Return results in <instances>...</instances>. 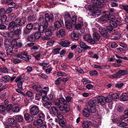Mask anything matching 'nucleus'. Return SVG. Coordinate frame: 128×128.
I'll list each match as a JSON object with an SVG mask.
<instances>
[{
  "label": "nucleus",
  "instance_id": "obj_1",
  "mask_svg": "<svg viewBox=\"0 0 128 128\" xmlns=\"http://www.w3.org/2000/svg\"><path fill=\"white\" fill-rule=\"evenodd\" d=\"M22 33V30L21 28L15 30L14 32H9L8 35L9 36L13 38L16 40H18L19 38V36Z\"/></svg>",
  "mask_w": 128,
  "mask_h": 128
},
{
  "label": "nucleus",
  "instance_id": "obj_2",
  "mask_svg": "<svg viewBox=\"0 0 128 128\" xmlns=\"http://www.w3.org/2000/svg\"><path fill=\"white\" fill-rule=\"evenodd\" d=\"M31 116L32 118L36 116L39 112V108L36 105H34L31 106L30 110Z\"/></svg>",
  "mask_w": 128,
  "mask_h": 128
},
{
  "label": "nucleus",
  "instance_id": "obj_3",
  "mask_svg": "<svg viewBox=\"0 0 128 128\" xmlns=\"http://www.w3.org/2000/svg\"><path fill=\"white\" fill-rule=\"evenodd\" d=\"M15 21L16 27H19L24 24L26 22V18H23L21 19L18 18L15 20Z\"/></svg>",
  "mask_w": 128,
  "mask_h": 128
},
{
  "label": "nucleus",
  "instance_id": "obj_4",
  "mask_svg": "<svg viewBox=\"0 0 128 128\" xmlns=\"http://www.w3.org/2000/svg\"><path fill=\"white\" fill-rule=\"evenodd\" d=\"M105 0H92L91 2L96 7L100 8L103 6L102 3Z\"/></svg>",
  "mask_w": 128,
  "mask_h": 128
},
{
  "label": "nucleus",
  "instance_id": "obj_5",
  "mask_svg": "<svg viewBox=\"0 0 128 128\" xmlns=\"http://www.w3.org/2000/svg\"><path fill=\"white\" fill-rule=\"evenodd\" d=\"M44 18L46 21H49L51 22H53L54 21V17L52 14H50L49 15L47 14H45Z\"/></svg>",
  "mask_w": 128,
  "mask_h": 128
},
{
  "label": "nucleus",
  "instance_id": "obj_6",
  "mask_svg": "<svg viewBox=\"0 0 128 128\" xmlns=\"http://www.w3.org/2000/svg\"><path fill=\"white\" fill-rule=\"evenodd\" d=\"M83 39L88 42L92 44H94V41L92 38L91 36L89 34H86L83 37Z\"/></svg>",
  "mask_w": 128,
  "mask_h": 128
},
{
  "label": "nucleus",
  "instance_id": "obj_7",
  "mask_svg": "<svg viewBox=\"0 0 128 128\" xmlns=\"http://www.w3.org/2000/svg\"><path fill=\"white\" fill-rule=\"evenodd\" d=\"M60 111V112H68L70 111V109L69 107L67 106H64L61 105L58 107Z\"/></svg>",
  "mask_w": 128,
  "mask_h": 128
},
{
  "label": "nucleus",
  "instance_id": "obj_8",
  "mask_svg": "<svg viewBox=\"0 0 128 128\" xmlns=\"http://www.w3.org/2000/svg\"><path fill=\"white\" fill-rule=\"evenodd\" d=\"M56 36L58 38L62 37L65 35V30L64 29H60L59 31L56 32Z\"/></svg>",
  "mask_w": 128,
  "mask_h": 128
},
{
  "label": "nucleus",
  "instance_id": "obj_9",
  "mask_svg": "<svg viewBox=\"0 0 128 128\" xmlns=\"http://www.w3.org/2000/svg\"><path fill=\"white\" fill-rule=\"evenodd\" d=\"M88 104V108H89L88 110L89 112L92 113H94L97 111V109L96 107L94 105L90 104Z\"/></svg>",
  "mask_w": 128,
  "mask_h": 128
},
{
  "label": "nucleus",
  "instance_id": "obj_10",
  "mask_svg": "<svg viewBox=\"0 0 128 128\" xmlns=\"http://www.w3.org/2000/svg\"><path fill=\"white\" fill-rule=\"evenodd\" d=\"M99 31L101 34L103 36H106L108 34V32L106 29L102 27H100L99 29Z\"/></svg>",
  "mask_w": 128,
  "mask_h": 128
},
{
  "label": "nucleus",
  "instance_id": "obj_11",
  "mask_svg": "<svg viewBox=\"0 0 128 128\" xmlns=\"http://www.w3.org/2000/svg\"><path fill=\"white\" fill-rule=\"evenodd\" d=\"M88 104H90L94 105V106H98L100 104V103L98 100L97 98V99H92L89 101Z\"/></svg>",
  "mask_w": 128,
  "mask_h": 128
},
{
  "label": "nucleus",
  "instance_id": "obj_12",
  "mask_svg": "<svg viewBox=\"0 0 128 128\" xmlns=\"http://www.w3.org/2000/svg\"><path fill=\"white\" fill-rule=\"evenodd\" d=\"M58 43L61 46L67 47L69 46L70 42L68 40H66L60 42H58Z\"/></svg>",
  "mask_w": 128,
  "mask_h": 128
},
{
  "label": "nucleus",
  "instance_id": "obj_13",
  "mask_svg": "<svg viewBox=\"0 0 128 128\" xmlns=\"http://www.w3.org/2000/svg\"><path fill=\"white\" fill-rule=\"evenodd\" d=\"M15 27H16V22L15 21H12L9 24L8 27L9 30L11 31L12 32L14 30Z\"/></svg>",
  "mask_w": 128,
  "mask_h": 128
},
{
  "label": "nucleus",
  "instance_id": "obj_14",
  "mask_svg": "<svg viewBox=\"0 0 128 128\" xmlns=\"http://www.w3.org/2000/svg\"><path fill=\"white\" fill-rule=\"evenodd\" d=\"M53 27L50 26L49 28L46 29L45 32V34L48 36H50L52 34V29Z\"/></svg>",
  "mask_w": 128,
  "mask_h": 128
},
{
  "label": "nucleus",
  "instance_id": "obj_15",
  "mask_svg": "<svg viewBox=\"0 0 128 128\" xmlns=\"http://www.w3.org/2000/svg\"><path fill=\"white\" fill-rule=\"evenodd\" d=\"M92 124V122L90 121H85L82 123V126L83 128H88Z\"/></svg>",
  "mask_w": 128,
  "mask_h": 128
},
{
  "label": "nucleus",
  "instance_id": "obj_16",
  "mask_svg": "<svg viewBox=\"0 0 128 128\" xmlns=\"http://www.w3.org/2000/svg\"><path fill=\"white\" fill-rule=\"evenodd\" d=\"M100 104H101L103 106H104L105 103L104 102L105 98L102 96H99L97 98Z\"/></svg>",
  "mask_w": 128,
  "mask_h": 128
},
{
  "label": "nucleus",
  "instance_id": "obj_17",
  "mask_svg": "<svg viewBox=\"0 0 128 128\" xmlns=\"http://www.w3.org/2000/svg\"><path fill=\"white\" fill-rule=\"evenodd\" d=\"M93 40L94 41V44L96 42V41L99 40L100 39V36L99 34L97 32H94L93 34Z\"/></svg>",
  "mask_w": 128,
  "mask_h": 128
},
{
  "label": "nucleus",
  "instance_id": "obj_18",
  "mask_svg": "<svg viewBox=\"0 0 128 128\" xmlns=\"http://www.w3.org/2000/svg\"><path fill=\"white\" fill-rule=\"evenodd\" d=\"M71 38L73 39L78 40L79 39L78 34L74 32H72L70 34Z\"/></svg>",
  "mask_w": 128,
  "mask_h": 128
},
{
  "label": "nucleus",
  "instance_id": "obj_19",
  "mask_svg": "<svg viewBox=\"0 0 128 128\" xmlns=\"http://www.w3.org/2000/svg\"><path fill=\"white\" fill-rule=\"evenodd\" d=\"M81 47L84 49H90L91 47L88 46L85 43L82 42H80L79 43Z\"/></svg>",
  "mask_w": 128,
  "mask_h": 128
},
{
  "label": "nucleus",
  "instance_id": "obj_20",
  "mask_svg": "<svg viewBox=\"0 0 128 128\" xmlns=\"http://www.w3.org/2000/svg\"><path fill=\"white\" fill-rule=\"evenodd\" d=\"M120 99L123 101H125L128 100V93H126L122 94L120 97Z\"/></svg>",
  "mask_w": 128,
  "mask_h": 128
},
{
  "label": "nucleus",
  "instance_id": "obj_21",
  "mask_svg": "<svg viewBox=\"0 0 128 128\" xmlns=\"http://www.w3.org/2000/svg\"><path fill=\"white\" fill-rule=\"evenodd\" d=\"M6 4H8L10 8H13L16 5L15 3L13 2L12 0H7Z\"/></svg>",
  "mask_w": 128,
  "mask_h": 128
},
{
  "label": "nucleus",
  "instance_id": "obj_22",
  "mask_svg": "<svg viewBox=\"0 0 128 128\" xmlns=\"http://www.w3.org/2000/svg\"><path fill=\"white\" fill-rule=\"evenodd\" d=\"M112 20H110V25L113 28L117 27L118 25L114 21L115 20L113 18H112Z\"/></svg>",
  "mask_w": 128,
  "mask_h": 128
},
{
  "label": "nucleus",
  "instance_id": "obj_23",
  "mask_svg": "<svg viewBox=\"0 0 128 128\" xmlns=\"http://www.w3.org/2000/svg\"><path fill=\"white\" fill-rule=\"evenodd\" d=\"M12 44V40H6L4 42L5 46L7 48H9Z\"/></svg>",
  "mask_w": 128,
  "mask_h": 128
},
{
  "label": "nucleus",
  "instance_id": "obj_24",
  "mask_svg": "<svg viewBox=\"0 0 128 128\" xmlns=\"http://www.w3.org/2000/svg\"><path fill=\"white\" fill-rule=\"evenodd\" d=\"M106 28L109 32L112 34H114L115 32V30L113 28L110 26H106Z\"/></svg>",
  "mask_w": 128,
  "mask_h": 128
},
{
  "label": "nucleus",
  "instance_id": "obj_25",
  "mask_svg": "<svg viewBox=\"0 0 128 128\" xmlns=\"http://www.w3.org/2000/svg\"><path fill=\"white\" fill-rule=\"evenodd\" d=\"M62 24L61 23L58 21H56L54 24V26L56 30H58V29L61 27Z\"/></svg>",
  "mask_w": 128,
  "mask_h": 128
},
{
  "label": "nucleus",
  "instance_id": "obj_26",
  "mask_svg": "<svg viewBox=\"0 0 128 128\" xmlns=\"http://www.w3.org/2000/svg\"><path fill=\"white\" fill-rule=\"evenodd\" d=\"M35 88L36 89V90L38 92H40L41 93L42 95V93L45 94V92H44V90H42V88L41 86H34Z\"/></svg>",
  "mask_w": 128,
  "mask_h": 128
},
{
  "label": "nucleus",
  "instance_id": "obj_27",
  "mask_svg": "<svg viewBox=\"0 0 128 128\" xmlns=\"http://www.w3.org/2000/svg\"><path fill=\"white\" fill-rule=\"evenodd\" d=\"M8 122L12 124H17V122L16 120L12 118H9L8 119Z\"/></svg>",
  "mask_w": 128,
  "mask_h": 128
},
{
  "label": "nucleus",
  "instance_id": "obj_28",
  "mask_svg": "<svg viewBox=\"0 0 128 128\" xmlns=\"http://www.w3.org/2000/svg\"><path fill=\"white\" fill-rule=\"evenodd\" d=\"M2 80L4 82H9L10 79V76L8 75H6L2 77Z\"/></svg>",
  "mask_w": 128,
  "mask_h": 128
},
{
  "label": "nucleus",
  "instance_id": "obj_29",
  "mask_svg": "<svg viewBox=\"0 0 128 128\" xmlns=\"http://www.w3.org/2000/svg\"><path fill=\"white\" fill-rule=\"evenodd\" d=\"M65 26L66 28L68 30L71 28L72 27V24L68 20H66L65 22Z\"/></svg>",
  "mask_w": 128,
  "mask_h": 128
},
{
  "label": "nucleus",
  "instance_id": "obj_30",
  "mask_svg": "<svg viewBox=\"0 0 128 128\" xmlns=\"http://www.w3.org/2000/svg\"><path fill=\"white\" fill-rule=\"evenodd\" d=\"M51 110L53 114L55 115H56L58 112V110L56 107L52 106L51 107Z\"/></svg>",
  "mask_w": 128,
  "mask_h": 128
},
{
  "label": "nucleus",
  "instance_id": "obj_31",
  "mask_svg": "<svg viewBox=\"0 0 128 128\" xmlns=\"http://www.w3.org/2000/svg\"><path fill=\"white\" fill-rule=\"evenodd\" d=\"M117 124L118 126L121 127L125 126L127 125L126 122H117Z\"/></svg>",
  "mask_w": 128,
  "mask_h": 128
},
{
  "label": "nucleus",
  "instance_id": "obj_32",
  "mask_svg": "<svg viewBox=\"0 0 128 128\" xmlns=\"http://www.w3.org/2000/svg\"><path fill=\"white\" fill-rule=\"evenodd\" d=\"M24 75L22 74L19 76L15 80V81L16 82L22 81V80L24 78Z\"/></svg>",
  "mask_w": 128,
  "mask_h": 128
},
{
  "label": "nucleus",
  "instance_id": "obj_33",
  "mask_svg": "<svg viewBox=\"0 0 128 128\" xmlns=\"http://www.w3.org/2000/svg\"><path fill=\"white\" fill-rule=\"evenodd\" d=\"M120 7L121 8L124 10L128 13V5H120Z\"/></svg>",
  "mask_w": 128,
  "mask_h": 128
},
{
  "label": "nucleus",
  "instance_id": "obj_34",
  "mask_svg": "<svg viewBox=\"0 0 128 128\" xmlns=\"http://www.w3.org/2000/svg\"><path fill=\"white\" fill-rule=\"evenodd\" d=\"M52 105V103L51 102H46L44 104V106L46 108H48Z\"/></svg>",
  "mask_w": 128,
  "mask_h": 128
},
{
  "label": "nucleus",
  "instance_id": "obj_35",
  "mask_svg": "<svg viewBox=\"0 0 128 128\" xmlns=\"http://www.w3.org/2000/svg\"><path fill=\"white\" fill-rule=\"evenodd\" d=\"M83 114L85 117H88L90 116V112L89 110L87 109L85 110H83Z\"/></svg>",
  "mask_w": 128,
  "mask_h": 128
},
{
  "label": "nucleus",
  "instance_id": "obj_36",
  "mask_svg": "<svg viewBox=\"0 0 128 128\" xmlns=\"http://www.w3.org/2000/svg\"><path fill=\"white\" fill-rule=\"evenodd\" d=\"M16 119L19 122H22L24 120L23 117L21 116L16 115L15 116Z\"/></svg>",
  "mask_w": 128,
  "mask_h": 128
},
{
  "label": "nucleus",
  "instance_id": "obj_37",
  "mask_svg": "<svg viewBox=\"0 0 128 128\" xmlns=\"http://www.w3.org/2000/svg\"><path fill=\"white\" fill-rule=\"evenodd\" d=\"M6 53L8 56L12 55L14 54L12 50L11 49L8 48L6 50Z\"/></svg>",
  "mask_w": 128,
  "mask_h": 128
},
{
  "label": "nucleus",
  "instance_id": "obj_38",
  "mask_svg": "<svg viewBox=\"0 0 128 128\" xmlns=\"http://www.w3.org/2000/svg\"><path fill=\"white\" fill-rule=\"evenodd\" d=\"M105 100L108 103L112 102V97L110 95H109L105 98Z\"/></svg>",
  "mask_w": 128,
  "mask_h": 128
},
{
  "label": "nucleus",
  "instance_id": "obj_39",
  "mask_svg": "<svg viewBox=\"0 0 128 128\" xmlns=\"http://www.w3.org/2000/svg\"><path fill=\"white\" fill-rule=\"evenodd\" d=\"M59 101H60V102L61 104L64 105H65L66 104V100L64 98H61L59 99Z\"/></svg>",
  "mask_w": 128,
  "mask_h": 128
},
{
  "label": "nucleus",
  "instance_id": "obj_40",
  "mask_svg": "<svg viewBox=\"0 0 128 128\" xmlns=\"http://www.w3.org/2000/svg\"><path fill=\"white\" fill-rule=\"evenodd\" d=\"M41 36V33L39 32H36L34 34V36L35 39H38L40 38Z\"/></svg>",
  "mask_w": 128,
  "mask_h": 128
},
{
  "label": "nucleus",
  "instance_id": "obj_41",
  "mask_svg": "<svg viewBox=\"0 0 128 128\" xmlns=\"http://www.w3.org/2000/svg\"><path fill=\"white\" fill-rule=\"evenodd\" d=\"M36 20V18L35 16H30L28 18V20L30 22Z\"/></svg>",
  "mask_w": 128,
  "mask_h": 128
},
{
  "label": "nucleus",
  "instance_id": "obj_42",
  "mask_svg": "<svg viewBox=\"0 0 128 128\" xmlns=\"http://www.w3.org/2000/svg\"><path fill=\"white\" fill-rule=\"evenodd\" d=\"M58 123L62 127H64L66 126V124L62 120H59Z\"/></svg>",
  "mask_w": 128,
  "mask_h": 128
},
{
  "label": "nucleus",
  "instance_id": "obj_43",
  "mask_svg": "<svg viewBox=\"0 0 128 128\" xmlns=\"http://www.w3.org/2000/svg\"><path fill=\"white\" fill-rule=\"evenodd\" d=\"M89 74L90 76H96L98 75V72L96 70H93L92 71H90L89 72Z\"/></svg>",
  "mask_w": 128,
  "mask_h": 128
},
{
  "label": "nucleus",
  "instance_id": "obj_44",
  "mask_svg": "<svg viewBox=\"0 0 128 128\" xmlns=\"http://www.w3.org/2000/svg\"><path fill=\"white\" fill-rule=\"evenodd\" d=\"M71 18V16L70 14L67 13L64 16V18L66 20H70Z\"/></svg>",
  "mask_w": 128,
  "mask_h": 128
},
{
  "label": "nucleus",
  "instance_id": "obj_45",
  "mask_svg": "<svg viewBox=\"0 0 128 128\" xmlns=\"http://www.w3.org/2000/svg\"><path fill=\"white\" fill-rule=\"evenodd\" d=\"M35 39L33 35H30L28 37V40L29 41H33L35 40Z\"/></svg>",
  "mask_w": 128,
  "mask_h": 128
},
{
  "label": "nucleus",
  "instance_id": "obj_46",
  "mask_svg": "<svg viewBox=\"0 0 128 128\" xmlns=\"http://www.w3.org/2000/svg\"><path fill=\"white\" fill-rule=\"evenodd\" d=\"M38 74L39 76L41 77L44 79L46 80L48 78V77L45 74H44L43 73H40Z\"/></svg>",
  "mask_w": 128,
  "mask_h": 128
},
{
  "label": "nucleus",
  "instance_id": "obj_47",
  "mask_svg": "<svg viewBox=\"0 0 128 128\" xmlns=\"http://www.w3.org/2000/svg\"><path fill=\"white\" fill-rule=\"evenodd\" d=\"M110 96L112 97V100L113 99H116L118 98V95L116 93H114L112 94Z\"/></svg>",
  "mask_w": 128,
  "mask_h": 128
},
{
  "label": "nucleus",
  "instance_id": "obj_48",
  "mask_svg": "<svg viewBox=\"0 0 128 128\" xmlns=\"http://www.w3.org/2000/svg\"><path fill=\"white\" fill-rule=\"evenodd\" d=\"M43 26L42 25H41L38 28V30L39 32L42 33L43 32L44 30L45 29Z\"/></svg>",
  "mask_w": 128,
  "mask_h": 128
},
{
  "label": "nucleus",
  "instance_id": "obj_49",
  "mask_svg": "<svg viewBox=\"0 0 128 128\" xmlns=\"http://www.w3.org/2000/svg\"><path fill=\"white\" fill-rule=\"evenodd\" d=\"M94 12H92V15L93 17H98V14H97V12L98 11V10H95L93 11Z\"/></svg>",
  "mask_w": 128,
  "mask_h": 128
},
{
  "label": "nucleus",
  "instance_id": "obj_50",
  "mask_svg": "<svg viewBox=\"0 0 128 128\" xmlns=\"http://www.w3.org/2000/svg\"><path fill=\"white\" fill-rule=\"evenodd\" d=\"M76 18L75 16H73L72 18V23L74 25L76 24Z\"/></svg>",
  "mask_w": 128,
  "mask_h": 128
},
{
  "label": "nucleus",
  "instance_id": "obj_51",
  "mask_svg": "<svg viewBox=\"0 0 128 128\" xmlns=\"http://www.w3.org/2000/svg\"><path fill=\"white\" fill-rule=\"evenodd\" d=\"M38 22L40 24H42L44 23V17L42 16H41L40 17L38 20Z\"/></svg>",
  "mask_w": 128,
  "mask_h": 128
},
{
  "label": "nucleus",
  "instance_id": "obj_52",
  "mask_svg": "<svg viewBox=\"0 0 128 128\" xmlns=\"http://www.w3.org/2000/svg\"><path fill=\"white\" fill-rule=\"evenodd\" d=\"M12 105L8 104L6 106L5 110L7 112H8L12 109Z\"/></svg>",
  "mask_w": 128,
  "mask_h": 128
},
{
  "label": "nucleus",
  "instance_id": "obj_53",
  "mask_svg": "<svg viewBox=\"0 0 128 128\" xmlns=\"http://www.w3.org/2000/svg\"><path fill=\"white\" fill-rule=\"evenodd\" d=\"M83 22H81L80 23H78L75 26V28L76 29H78L83 26Z\"/></svg>",
  "mask_w": 128,
  "mask_h": 128
},
{
  "label": "nucleus",
  "instance_id": "obj_54",
  "mask_svg": "<svg viewBox=\"0 0 128 128\" xmlns=\"http://www.w3.org/2000/svg\"><path fill=\"white\" fill-rule=\"evenodd\" d=\"M0 70L4 73H7L8 72V70L6 68H0Z\"/></svg>",
  "mask_w": 128,
  "mask_h": 128
},
{
  "label": "nucleus",
  "instance_id": "obj_55",
  "mask_svg": "<svg viewBox=\"0 0 128 128\" xmlns=\"http://www.w3.org/2000/svg\"><path fill=\"white\" fill-rule=\"evenodd\" d=\"M18 48V47L17 46H16V45L15 44H14L12 48L13 51H14L15 52H17Z\"/></svg>",
  "mask_w": 128,
  "mask_h": 128
},
{
  "label": "nucleus",
  "instance_id": "obj_56",
  "mask_svg": "<svg viewBox=\"0 0 128 128\" xmlns=\"http://www.w3.org/2000/svg\"><path fill=\"white\" fill-rule=\"evenodd\" d=\"M33 25L31 23H29L26 26V28L28 30L32 29L33 27Z\"/></svg>",
  "mask_w": 128,
  "mask_h": 128
},
{
  "label": "nucleus",
  "instance_id": "obj_57",
  "mask_svg": "<svg viewBox=\"0 0 128 128\" xmlns=\"http://www.w3.org/2000/svg\"><path fill=\"white\" fill-rule=\"evenodd\" d=\"M108 13L105 14V15L102 16V17H105L106 19V20L107 21L108 20H110V18L109 17L110 13L108 12H107Z\"/></svg>",
  "mask_w": 128,
  "mask_h": 128
},
{
  "label": "nucleus",
  "instance_id": "obj_58",
  "mask_svg": "<svg viewBox=\"0 0 128 128\" xmlns=\"http://www.w3.org/2000/svg\"><path fill=\"white\" fill-rule=\"evenodd\" d=\"M75 69L77 71L81 74L83 73L84 72V71L82 69H81L80 68H78L77 66L75 67Z\"/></svg>",
  "mask_w": 128,
  "mask_h": 128
},
{
  "label": "nucleus",
  "instance_id": "obj_59",
  "mask_svg": "<svg viewBox=\"0 0 128 128\" xmlns=\"http://www.w3.org/2000/svg\"><path fill=\"white\" fill-rule=\"evenodd\" d=\"M115 22L118 25H120L122 24V21L120 18H117Z\"/></svg>",
  "mask_w": 128,
  "mask_h": 128
},
{
  "label": "nucleus",
  "instance_id": "obj_60",
  "mask_svg": "<svg viewBox=\"0 0 128 128\" xmlns=\"http://www.w3.org/2000/svg\"><path fill=\"white\" fill-rule=\"evenodd\" d=\"M1 16V20L2 22H5L6 21L7 18L6 16L4 15H3Z\"/></svg>",
  "mask_w": 128,
  "mask_h": 128
},
{
  "label": "nucleus",
  "instance_id": "obj_61",
  "mask_svg": "<svg viewBox=\"0 0 128 128\" xmlns=\"http://www.w3.org/2000/svg\"><path fill=\"white\" fill-rule=\"evenodd\" d=\"M57 117L59 120H62L63 118V115L59 113L57 114Z\"/></svg>",
  "mask_w": 128,
  "mask_h": 128
},
{
  "label": "nucleus",
  "instance_id": "obj_62",
  "mask_svg": "<svg viewBox=\"0 0 128 128\" xmlns=\"http://www.w3.org/2000/svg\"><path fill=\"white\" fill-rule=\"evenodd\" d=\"M19 110L20 108L18 107V106H15L13 108L12 110L13 112H17L19 111Z\"/></svg>",
  "mask_w": 128,
  "mask_h": 128
},
{
  "label": "nucleus",
  "instance_id": "obj_63",
  "mask_svg": "<svg viewBox=\"0 0 128 128\" xmlns=\"http://www.w3.org/2000/svg\"><path fill=\"white\" fill-rule=\"evenodd\" d=\"M5 12V11L4 9L3 8H1L0 9V16H2Z\"/></svg>",
  "mask_w": 128,
  "mask_h": 128
},
{
  "label": "nucleus",
  "instance_id": "obj_64",
  "mask_svg": "<svg viewBox=\"0 0 128 128\" xmlns=\"http://www.w3.org/2000/svg\"><path fill=\"white\" fill-rule=\"evenodd\" d=\"M120 45L123 48H127V44L125 43L124 42H121L120 43Z\"/></svg>",
  "mask_w": 128,
  "mask_h": 128
}]
</instances>
